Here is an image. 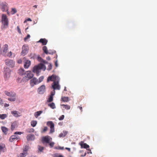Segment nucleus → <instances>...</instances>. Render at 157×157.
Masks as SVG:
<instances>
[{"instance_id": "41", "label": "nucleus", "mask_w": 157, "mask_h": 157, "mask_svg": "<svg viewBox=\"0 0 157 157\" xmlns=\"http://www.w3.org/2000/svg\"><path fill=\"white\" fill-rule=\"evenodd\" d=\"M17 10L15 8H12V14H14L17 13Z\"/></svg>"}, {"instance_id": "12", "label": "nucleus", "mask_w": 157, "mask_h": 157, "mask_svg": "<svg viewBox=\"0 0 157 157\" xmlns=\"http://www.w3.org/2000/svg\"><path fill=\"white\" fill-rule=\"evenodd\" d=\"M20 139L19 137L15 135L11 136L10 138L9 141L10 142H13L15 140H17Z\"/></svg>"}, {"instance_id": "35", "label": "nucleus", "mask_w": 157, "mask_h": 157, "mask_svg": "<svg viewBox=\"0 0 157 157\" xmlns=\"http://www.w3.org/2000/svg\"><path fill=\"white\" fill-rule=\"evenodd\" d=\"M38 59L41 62H43L44 63H48V62H46V61L44 60L43 59H42L40 57H38Z\"/></svg>"}, {"instance_id": "38", "label": "nucleus", "mask_w": 157, "mask_h": 157, "mask_svg": "<svg viewBox=\"0 0 157 157\" xmlns=\"http://www.w3.org/2000/svg\"><path fill=\"white\" fill-rule=\"evenodd\" d=\"M5 55L7 57H10L12 55V52L11 51H10L8 53H6V55Z\"/></svg>"}, {"instance_id": "64", "label": "nucleus", "mask_w": 157, "mask_h": 157, "mask_svg": "<svg viewBox=\"0 0 157 157\" xmlns=\"http://www.w3.org/2000/svg\"><path fill=\"white\" fill-rule=\"evenodd\" d=\"M33 128H32V129H31V131L33 132Z\"/></svg>"}, {"instance_id": "39", "label": "nucleus", "mask_w": 157, "mask_h": 157, "mask_svg": "<svg viewBox=\"0 0 157 157\" xmlns=\"http://www.w3.org/2000/svg\"><path fill=\"white\" fill-rule=\"evenodd\" d=\"M44 78V77L43 76H41L39 78V80H38V83L40 82L43 80Z\"/></svg>"}, {"instance_id": "40", "label": "nucleus", "mask_w": 157, "mask_h": 157, "mask_svg": "<svg viewBox=\"0 0 157 157\" xmlns=\"http://www.w3.org/2000/svg\"><path fill=\"white\" fill-rule=\"evenodd\" d=\"M48 128L47 127H44V129L41 131V132L43 133L46 132L48 130Z\"/></svg>"}, {"instance_id": "53", "label": "nucleus", "mask_w": 157, "mask_h": 157, "mask_svg": "<svg viewBox=\"0 0 157 157\" xmlns=\"http://www.w3.org/2000/svg\"><path fill=\"white\" fill-rule=\"evenodd\" d=\"M2 104V100L1 98H0V105Z\"/></svg>"}, {"instance_id": "5", "label": "nucleus", "mask_w": 157, "mask_h": 157, "mask_svg": "<svg viewBox=\"0 0 157 157\" xmlns=\"http://www.w3.org/2000/svg\"><path fill=\"white\" fill-rule=\"evenodd\" d=\"M25 76L23 79H26L25 80L28 81L29 79L32 78L34 76L33 74L30 71H28L25 73Z\"/></svg>"}, {"instance_id": "9", "label": "nucleus", "mask_w": 157, "mask_h": 157, "mask_svg": "<svg viewBox=\"0 0 157 157\" xmlns=\"http://www.w3.org/2000/svg\"><path fill=\"white\" fill-rule=\"evenodd\" d=\"M38 84V80L36 78H33L30 81V85L31 87Z\"/></svg>"}, {"instance_id": "63", "label": "nucleus", "mask_w": 157, "mask_h": 157, "mask_svg": "<svg viewBox=\"0 0 157 157\" xmlns=\"http://www.w3.org/2000/svg\"><path fill=\"white\" fill-rule=\"evenodd\" d=\"M64 91H67L66 87H65V88H64Z\"/></svg>"}, {"instance_id": "13", "label": "nucleus", "mask_w": 157, "mask_h": 157, "mask_svg": "<svg viewBox=\"0 0 157 157\" xmlns=\"http://www.w3.org/2000/svg\"><path fill=\"white\" fill-rule=\"evenodd\" d=\"M22 51L21 53L24 55L27 53L28 50V47L27 45H24L22 47Z\"/></svg>"}, {"instance_id": "60", "label": "nucleus", "mask_w": 157, "mask_h": 157, "mask_svg": "<svg viewBox=\"0 0 157 157\" xmlns=\"http://www.w3.org/2000/svg\"><path fill=\"white\" fill-rule=\"evenodd\" d=\"M55 91L54 90V92L53 93L52 92H51V94H53V95L55 94Z\"/></svg>"}, {"instance_id": "32", "label": "nucleus", "mask_w": 157, "mask_h": 157, "mask_svg": "<svg viewBox=\"0 0 157 157\" xmlns=\"http://www.w3.org/2000/svg\"><path fill=\"white\" fill-rule=\"evenodd\" d=\"M61 106H63L64 108L67 110L69 109H70V106L68 105L62 104L61 105Z\"/></svg>"}, {"instance_id": "16", "label": "nucleus", "mask_w": 157, "mask_h": 157, "mask_svg": "<svg viewBox=\"0 0 157 157\" xmlns=\"http://www.w3.org/2000/svg\"><path fill=\"white\" fill-rule=\"evenodd\" d=\"M27 139L28 141H33L35 139V136L34 135L29 134L27 136Z\"/></svg>"}, {"instance_id": "18", "label": "nucleus", "mask_w": 157, "mask_h": 157, "mask_svg": "<svg viewBox=\"0 0 157 157\" xmlns=\"http://www.w3.org/2000/svg\"><path fill=\"white\" fill-rule=\"evenodd\" d=\"M43 50L44 51V52L47 54H53V52H48L47 49V48L46 46H44L43 47Z\"/></svg>"}, {"instance_id": "61", "label": "nucleus", "mask_w": 157, "mask_h": 157, "mask_svg": "<svg viewBox=\"0 0 157 157\" xmlns=\"http://www.w3.org/2000/svg\"><path fill=\"white\" fill-rule=\"evenodd\" d=\"M33 7H35V8H37V5H35Z\"/></svg>"}, {"instance_id": "58", "label": "nucleus", "mask_w": 157, "mask_h": 157, "mask_svg": "<svg viewBox=\"0 0 157 157\" xmlns=\"http://www.w3.org/2000/svg\"><path fill=\"white\" fill-rule=\"evenodd\" d=\"M59 149L61 150H63L64 149V147H59Z\"/></svg>"}, {"instance_id": "50", "label": "nucleus", "mask_w": 157, "mask_h": 157, "mask_svg": "<svg viewBox=\"0 0 157 157\" xmlns=\"http://www.w3.org/2000/svg\"><path fill=\"white\" fill-rule=\"evenodd\" d=\"M27 21H32V20H31V19L30 18H29L27 19L26 20H25L24 21V22L25 23Z\"/></svg>"}, {"instance_id": "1", "label": "nucleus", "mask_w": 157, "mask_h": 157, "mask_svg": "<svg viewBox=\"0 0 157 157\" xmlns=\"http://www.w3.org/2000/svg\"><path fill=\"white\" fill-rule=\"evenodd\" d=\"M59 79L58 76L53 75L48 77L47 82H48L49 81H53V84L52 85V88L54 90H59L60 88V86L59 84Z\"/></svg>"}, {"instance_id": "7", "label": "nucleus", "mask_w": 157, "mask_h": 157, "mask_svg": "<svg viewBox=\"0 0 157 157\" xmlns=\"http://www.w3.org/2000/svg\"><path fill=\"white\" fill-rule=\"evenodd\" d=\"M47 125L50 128V133H52L54 132V125L52 121H48L47 123Z\"/></svg>"}, {"instance_id": "21", "label": "nucleus", "mask_w": 157, "mask_h": 157, "mask_svg": "<svg viewBox=\"0 0 157 157\" xmlns=\"http://www.w3.org/2000/svg\"><path fill=\"white\" fill-rule=\"evenodd\" d=\"M1 128L2 132L4 133L5 135H6L8 131V129L4 126H2Z\"/></svg>"}, {"instance_id": "47", "label": "nucleus", "mask_w": 157, "mask_h": 157, "mask_svg": "<svg viewBox=\"0 0 157 157\" xmlns=\"http://www.w3.org/2000/svg\"><path fill=\"white\" fill-rule=\"evenodd\" d=\"M22 133V132H14V134H18V135H21Z\"/></svg>"}, {"instance_id": "29", "label": "nucleus", "mask_w": 157, "mask_h": 157, "mask_svg": "<svg viewBox=\"0 0 157 157\" xmlns=\"http://www.w3.org/2000/svg\"><path fill=\"white\" fill-rule=\"evenodd\" d=\"M48 106L50 107L52 109H54L56 108L55 104L53 102L48 104Z\"/></svg>"}, {"instance_id": "25", "label": "nucleus", "mask_w": 157, "mask_h": 157, "mask_svg": "<svg viewBox=\"0 0 157 157\" xmlns=\"http://www.w3.org/2000/svg\"><path fill=\"white\" fill-rule=\"evenodd\" d=\"M37 147L38 150V152L39 153L42 152L44 149V147L41 146L40 145H38Z\"/></svg>"}, {"instance_id": "62", "label": "nucleus", "mask_w": 157, "mask_h": 157, "mask_svg": "<svg viewBox=\"0 0 157 157\" xmlns=\"http://www.w3.org/2000/svg\"><path fill=\"white\" fill-rule=\"evenodd\" d=\"M89 151H90L89 152H90V153L92 154V152H91V150L90 149H89Z\"/></svg>"}, {"instance_id": "8", "label": "nucleus", "mask_w": 157, "mask_h": 157, "mask_svg": "<svg viewBox=\"0 0 157 157\" xmlns=\"http://www.w3.org/2000/svg\"><path fill=\"white\" fill-rule=\"evenodd\" d=\"M45 85H43L38 89L37 91L39 94H42L45 92Z\"/></svg>"}, {"instance_id": "42", "label": "nucleus", "mask_w": 157, "mask_h": 157, "mask_svg": "<svg viewBox=\"0 0 157 157\" xmlns=\"http://www.w3.org/2000/svg\"><path fill=\"white\" fill-rule=\"evenodd\" d=\"M28 149H29V147L27 146H25V148L24 149L23 152H27V151L28 150Z\"/></svg>"}, {"instance_id": "6", "label": "nucleus", "mask_w": 157, "mask_h": 157, "mask_svg": "<svg viewBox=\"0 0 157 157\" xmlns=\"http://www.w3.org/2000/svg\"><path fill=\"white\" fill-rule=\"evenodd\" d=\"M6 64V65L10 67H13L15 65V62L13 60L7 59L5 61Z\"/></svg>"}, {"instance_id": "14", "label": "nucleus", "mask_w": 157, "mask_h": 157, "mask_svg": "<svg viewBox=\"0 0 157 157\" xmlns=\"http://www.w3.org/2000/svg\"><path fill=\"white\" fill-rule=\"evenodd\" d=\"M79 145L81 146V148H87L90 147L86 143H84V142L82 141L80 142L79 144Z\"/></svg>"}, {"instance_id": "2", "label": "nucleus", "mask_w": 157, "mask_h": 157, "mask_svg": "<svg viewBox=\"0 0 157 157\" xmlns=\"http://www.w3.org/2000/svg\"><path fill=\"white\" fill-rule=\"evenodd\" d=\"M46 69L45 66L43 64L40 63L38 65L35 66L33 67V72L36 73L37 76L39 75V73L40 72L41 70L43 69L45 71Z\"/></svg>"}, {"instance_id": "59", "label": "nucleus", "mask_w": 157, "mask_h": 157, "mask_svg": "<svg viewBox=\"0 0 157 157\" xmlns=\"http://www.w3.org/2000/svg\"><path fill=\"white\" fill-rule=\"evenodd\" d=\"M20 79L19 78H18L17 79V81L18 82H20Z\"/></svg>"}, {"instance_id": "31", "label": "nucleus", "mask_w": 157, "mask_h": 157, "mask_svg": "<svg viewBox=\"0 0 157 157\" xmlns=\"http://www.w3.org/2000/svg\"><path fill=\"white\" fill-rule=\"evenodd\" d=\"M53 94H51L50 97L47 100V101L48 102H51L53 100Z\"/></svg>"}, {"instance_id": "48", "label": "nucleus", "mask_w": 157, "mask_h": 157, "mask_svg": "<svg viewBox=\"0 0 157 157\" xmlns=\"http://www.w3.org/2000/svg\"><path fill=\"white\" fill-rule=\"evenodd\" d=\"M54 143L53 142H51L49 144V145L51 147H53L54 145Z\"/></svg>"}, {"instance_id": "33", "label": "nucleus", "mask_w": 157, "mask_h": 157, "mask_svg": "<svg viewBox=\"0 0 157 157\" xmlns=\"http://www.w3.org/2000/svg\"><path fill=\"white\" fill-rule=\"evenodd\" d=\"M24 70L22 68L20 69L18 71V73L21 75H23L24 73Z\"/></svg>"}, {"instance_id": "44", "label": "nucleus", "mask_w": 157, "mask_h": 157, "mask_svg": "<svg viewBox=\"0 0 157 157\" xmlns=\"http://www.w3.org/2000/svg\"><path fill=\"white\" fill-rule=\"evenodd\" d=\"M64 115H61L59 118V119L60 121H61L64 119Z\"/></svg>"}, {"instance_id": "11", "label": "nucleus", "mask_w": 157, "mask_h": 157, "mask_svg": "<svg viewBox=\"0 0 157 157\" xmlns=\"http://www.w3.org/2000/svg\"><path fill=\"white\" fill-rule=\"evenodd\" d=\"M4 74L5 75V77L7 78L10 76L11 73V71L9 68H6L4 70Z\"/></svg>"}, {"instance_id": "15", "label": "nucleus", "mask_w": 157, "mask_h": 157, "mask_svg": "<svg viewBox=\"0 0 157 157\" xmlns=\"http://www.w3.org/2000/svg\"><path fill=\"white\" fill-rule=\"evenodd\" d=\"M2 51L3 53L6 55V53L7 51L8 50V45L7 44H5L2 47Z\"/></svg>"}, {"instance_id": "37", "label": "nucleus", "mask_w": 157, "mask_h": 157, "mask_svg": "<svg viewBox=\"0 0 157 157\" xmlns=\"http://www.w3.org/2000/svg\"><path fill=\"white\" fill-rule=\"evenodd\" d=\"M27 152H23V153H21L20 154V156L21 157H25L27 155Z\"/></svg>"}, {"instance_id": "57", "label": "nucleus", "mask_w": 157, "mask_h": 157, "mask_svg": "<svg viewBox=\"0 0 157 157\" xmlns=\"http://www.w3.org/2000/svg\"><path fill=\"white\" fill-rule=\"evenodd\" d=\"M55 65L56 66V67H57L58 66V63H57V61H56L55 63Z\"/></svg>"}, {"instance_id": "36", "label": "nucleus", "mask_w": 157, "mask_h": 157, "mask_svg": "<svg viewBox=\"0 0 157 157\" xmlns=\"http://www.w3.org/2000/svg\"><path fill=\"white\" fill-rule=\"evenodd\" d=\"M12 98H9L8 100L11 101H16V98L15 97H12Z\"/></svg>"}, {"instance_id": "22", "label": "nucleus", "mask_w": 157, "mask_h": 157, "mask_svg": "<svg viewBox=\"0 0 157 157\" xmlns=\"http://www.w3.org/2000/svg\"><path fill=\"white\" fill-rule=\"evenodd\" d=\"M68 132L66 131H63V133H60L59 135V137H64L67 134Z\"/></svg>"}, {"instance_id": "4", "label": "nucleus", "mask_w": 157, "mask_h": 157, "mask_svg": "<svg viewBox=\"0 0 157 157\" xmlns=\"http://www.w3.org/2000/svg\"><path fill=\"white\" fill-rule=\"evenodd\" d=\"M0 8L3 12L6 11L7 14L9 15V13L8 11V4L5 2H2L0 4Z\"/></svg>"}, {"instance_id": "20", "label": "nucleus", "mask_w": 157, "mask_h": 157, "mask_svg": "<svg viewBox=\"0 0 157 157\" xmlns=\"http://www.w3.org/2000/svg\"><path fill=\"white\" fill-rule=\"evenodd\" d=\"M31 64V62L29 60H27L25 62L24 65V67L25 68H28Z\"/></svg>"}, {"instance_id": "17", "label": "nucleus", "mask_w": 157, "mask_h": 157, "mask_svg": "<svg viewBox=\"0 0 157 157\" xmlns=\"http://www.w3.org/2000/svg\"><path fill=\"white\" fill-rule=\"evenodd\" d=\"M6 150L5 145L4 144H0V155L1 152H4Z\"/></svg>"}, {"instance_id": "23", "label": "nucleus", "mask_w": 157, "mask_h": 157, "mask_svg": "<svg viewBox=\"0 0 157 157\" xmlns=\"http://www.w3.org/2000/svg\"><path fill=\"white\" fill-rule=\"evenodd\" d=\"M17 125L16 122H13L12 123L11 125V129L12 130H14L15 128L17 127Z\"/></svg>"}, {"instance_id": "24", "label": "nucleus", "mask_w": 157, "mask_h": 157, "mask_svg": "<svg viewBox=\"0 0 157 157\" xmlns=\"http://www.w3.org/2000/svg\"><path fill=\"white\" fill-rule=\"evenodd\" d=\"M43 140L47 143H49L50 139L48 136L44 137L43 138Z\"/></svg>"}, {"instance_id": "46", "label": "nucleus", "mask_w": 157, "mask_h": 157, "mask_svg": "<svg viewBox=\"0 0 157 157\" xmlns=\"http://www.w3.org/2000/svg\"><path fill=\"white\" fill-rule=\"evenodd\" d=\"M30 35L29 34H28L27 36L24 38V40L26 41L30 37Z\"/></svg>"}, {"instance_id": "3", "label": "nucleus", "mask_w": 157, "mask_h": 157, "mask_svg": "<svg viewBox=\"0 0 157 157\" xmlns=\"http://www.w3.org/2000/svg\"><path fill=\"white\" fill-rule=\"evenodd\" d=\"M1 21L3 27L2 26V29L7 28L8 26L9 20L6 15L3 14L2 16Z\"/></svg>"}, {"instance_id": "10", "label": "nucleus", "mask_w": 157, "mask_h": 157, "mask_svg": "<svg viewBox=\"0 0 157 157\" xmlns=\"http://www.w3.org/2000/svg\"><path fill=\"white\" fill-rule=\"evenodd\" d=\"M4 93L6 95L9 97H15L16 96V93L12 91L5 90L4 91Z\"/></svg>"}, {"instance_id": "26", "label": "nucleus", "mask_w": 157, "mask_h": 157, "mask_svg": "<svg viewBox=\"0 0 157 157\" xmlns=\"http://www.w3.org/2000/svg\"><path fill=\"white\" fill-rule=\"evenodd\" d=\"M61 100L63 102H67L69 101L68 97H63L61 98Z\"/></svg>"}, {"instance_id": "52", "label": "nucleus", "mask_w": 157, "mask_h": 157, "mask_svg": "<svg viewBox=\"0 0 157 157\" xmlns=\"http://www.w3.org/2000/svg\"><path fill=\"white\" fill-rule=\"evenodd\" d=\"M55 155L56 156V157H63L62 155Z\"/></svg>"}, {"instance_id": "55", "label": "nucleus", "mask_w": 157, "mask_h": 157, "mask_svg": "<svg viewBox=\"0 0 157 157\" xmlns=\"http://www.w3.org/2000/svg\"><path fill=\"white\" fill-rule=\"evenodd\" d=\"M5 107H8L9 106V104H6V103L5 104Z\"/></svg>"}, {"instance_id": "51", "label": "nucleus", "mask_w": 157, "mask_h": 157, "mask_svg": "<svg viewBox=\"0 0 157 157\" xmlns=\"http://www.w3.org/2000/svg\"><path fill=\"white\" fill-rule=\"evenodd\" d=\"M78 108L81 111V112H82V106H78Z\"/></svg>"}, {"instance_id": "45", "label": "nucleus", "mask_w": 157, "mask_h": 157, "mask_svg": "<svg viewBox=\"0 0 157 157\" xmlns=\"http://www.w3.org/2000/svg\"><path fill=\"white\" fill-rule=\"evenodd\" d=\"M17 31L20 34H21V31L19 27V26H17Z\"/></svg>"}, {"instance_id": "28", "label": "nucleus", "mask_w": 157, "mask_h": 157, "mask_svg": "<svg viewBox=\"0 0 157 157\" xmlns=\"http://www.w3.org/2000/svg\"><path fill=\"white\" fill-rule=\"evenodd\" d=\"M42 113V111H40L36 112L35 113L34 116L36 118H37Z\"/></svg>"}, {"instance_id": "49", "label": "nucleus", "mask_w": 157, "mask_h": 157, "mask_svg": "<svg viewBox=\"0 0 157 157\" xmlns=\"http://www.w3.org/2000/svg\"><path fill=\"white\" fill-rule=\"evenodd\" d=\"M22 62V60L21 59H20L17 61V63L19 64L21 63Z\"/></svg>"}, {"instance_id": "43", "label": "nucleus", "mask_w": 157, "mask_h": 157, "mask_svg": "<svg viewBox=\"0 0 157 157\" xmlns=\"http://www.w3.org/2000/svg\"><path fill=\"white\" fill-rule=\"evenodd\" d=\"M52 66L50 63L49 64L48 68L47 70H50L52 69Z\"/></svg>"}, {"instance_id": "34", "label": "nucleus", "mask_w": 157, "mask_h": 157, "mask_svg": "<svg viewBox=\"0 0 157 157\" xmlns=\"http://www.w3.org/2000/svg\"><path fill=\"white\" fill-rule=\"evenodd\" d=\"M7 117V115L6 114H0V118L1 119H4Z\"/></svg>"}, {"instance_id": "54", "label": "nucleus", "mask_w": 157, "mask_h": 157, "mask_svg": "<svg viewBox=\"0 0 157 157\" xmlns=\"http://www.w3.org/2000/svg\"><path fill=\"white\" fill-rule=\"evenodd\" d=\"M46 59H47V60H50L51 58H50V57L48 56V57H47L46 58Z\"/></svg>"}, {"instance_id": "19", "label": "nucleus", "mask_w": 157, "mask_h": 157, "mask_svg": "<svg viewBox=\"0 0 157 157\" xmlns=\"http://www.w3.org/2000/svg\"><path fill=\"white\" fill-rule=\"evenodd\" d=\"M38 42L41 43L42 44V45H44L47 44L48 41L45 39H41Z\"/></svg>"}, {"instance_id": "27", "label": "nucleus", "mask_w": 157, "mask_h": 157, "mask_svg": "<svg viewBox=\"0 0 157 157\" xmlns=\"http://www.w3.org/2000/svg\"><path fill=\"white\" fill-rule=\"evenodd\" d=\"M11 113L15 117H17L19 116L18 115L19 113L17 111H13L11 112Z\"/></svg>"}, {"instance_id": "30", "label": "nucleus", "mask_w": 157, "mask_h": 157, "mask_svg": "<svg viewBox=\"0 0 157 157\" xmlns=\"http://www.w3.org/2000/svg\"><path fill=\"white\" fill-rule=\"evenodd\" d=\"M37 123V122L36 121H33L31 122V125L33 127H35Z\"/></svg>"}, {"instance_id": "56", "label": "nucleus", "mask_w": 157, "mask_h": 157, "mask_svg": "<svg viewBox=\"0 0 157 157\" xmlns=\"http://www.w3.org/2000/svg\"><path fill=\"white\" fill-rule=\"evenodd\" d=\"M65 149L69 151H70L71 149L69 148L66 147Z\"/></svg>"}]
</instances>
